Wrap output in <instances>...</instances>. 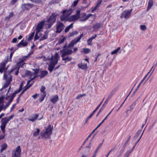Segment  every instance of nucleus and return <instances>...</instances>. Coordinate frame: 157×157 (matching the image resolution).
Listing matches in <instances>:
<instances>
[{
  "label": "nucleus",
  "mask_w": 157,
  "mask_h": 157,
  "mask_svg": "<svg viewBox=\"0 0 157 157\" xmlns=\"http://www.w3.org/2000/svg\"><path fill=\"white\" fill-rule=\"evenodd\" d=\"M7 62V61H5L1 63L0 64V72L1 73L4 72L3 78L5 79H7V77H8V75H10V74L16 69V68H13L10 71H7V69L6 68V66Z\"/></svg>",
  "instance_id": "f257e3e1"
},
{
  "label": "nucleus",
  "mask_w": 157,
  "mask_h": 157,
  "mask_svg": "<svg viewBox=\"0 0 157 157\" xmlns=\"http://www.w3.org/2000/svg\"><path fill=\"white\" fill-rule=\"evenodd\" d=\"M53 127L50 124H49L45 131H42L40 133L42 138L50 139L52 133Z\"/></svg>",
  "instance_id": "f03ea898"
},
{
  "label": "nucleus",
  "mask_w": 157,
  "mask_h": 157,
  "mask_svg": "<svg viewBox=\"0 0 157 157\" xmlns=\"http://www.w3.org/2000/svg\"><path fill=\"white\" fill-rule=\"evenodd\" d=\"M57 14L55 13H53L48 18H47V22L48 24L46 25L48 26V28H50L51 27L53 24L56 21Z\"/></svg>",
  "instance_id": "7ed1b4c3"
},
{
  "label": "nucleus",
  "mask_w": 157,
  "mask_h": 157,
  "mask_svg": "<svg viewBox=\"0 0 157 157\" xmlns=\"http://www.w3.org/2000/svg\"><path fill=\"white\" fill-rule=\"evenodd\" d=\"M21 152V149L20 146H18L13 151L12 154V157H20Z\"/></svg>",
  "instance_id": "20e7f679"
},
{
  "label": "nucleus",
  "mask_w": 157,
  "mask_h": 157,
  "mask_svg": "<svg viewBox=\"0 0 157 157\" xmlns=\"http://www.w3.org/2000/svg\"><path fill=\"white\" fill-rule=\"evenodd\" d=\"M59 56L57 52H56L54 57L52 56L50 60H51L50 63L56 65L58 63L59 59Z\"/></svg>",
  "instance_id": "39448f33"
},
{
  "label": "nucleus",
  "mask_w": 157,
  "mask_h": 157,
  "mask_svg": "<svg viewBox=\"0 0 157 157\" xmlns=\"http://www.w3.org/2000/svg\"><path fill=\"white\" fill-rule=\"evenodd\" d=\"M60 52L62 54L61 56L63 57L67 55H71L73 53V51L71 49H65L60 50Z\"/></svg>",
  "instance_id": "423d86ee"
},
{
  "label": "nucleus",
  "mask_w": 157,
  "mask_h": 157,
  "mask_svg": "<svg viewBox=\"0 0 157 157\" xmlns=\"http://www.w3.org/2000/svg\"><path fill=\"white\" fill-rule=\"evenodd\" d=\"M65 27L64 25L60 21H59L57 24L56 33H60Z\"/></svg>",
  "instance_id": "0eeeda50"
},
{
  "label": "nucleus",
  "mask_w": 157,
  "mask_h": 157,
  "mask_svg": "<svg viewBox=\"0 0 157 157\" xmlns=\"http://www.w3.org/2000/svg\"><path fill=\"white\" fill-rule=\"evenodd\" d=\"M132 9H131L130 10H125L124 11L121 15V17L123 18L124 17L125 19H127L130 16L131 14V13L132 11Z\"/></svg>",
  "instance_id": "6e6552de"
},
{
  "label": "nucleus",
  "mask_w": 157,
  "mask_h": 157,
  "mask_svg": "<svg viewBox=\"0 0 157 157\" xmlns=\"http://www.w3.org/2000/svg\"><path fill=\"white\" fill-rule=\"evenodd\" d=\"M45 22L44 20H43L39 22L36 28V31H37V33H39L43 28Z\"/></svg>",
  "instance_id": "1a4fd4ad"
},
{
  "label": "nucleus",
  "mask_w": 157,
  "mask_h": 157,
  "mask_svg": "<svg viewBox=\"0 0 157 157\" xmlns=\"http://www.w3.org/2000/svg\"><path fill=\"white\" fill-rule=\"evenodd\" d=\"M8 79L7 78V79H5L6 80V82L3 86L2 87V89L7 87L10 83V82L12 80V76L11 75H8Z\"/></svg>",
  "instance_id": "9d476101"
},
{
  "label": "nucleus",
  "mask_w": 157,
  "mask_h": 157,
  "mask_svg": "<svg viewBox=\"0 0 157 157\" xmlns=\"http://www.w3.org/2000/svg\"><path fill=\"white\" fill-rule=\"evenodd\" d=\"M34 6V5L32 4H24L22 5L21 8L24 10H29Z\"/></svg>",
  "instance_id": "9b49d317"
},
{
  "label": "nucleus",
  "mask_w": 157,
  "mask_h": 157,
  "mask_svg": "<svg viewBox=\"0 0 157 157\" xmlns=\"http://www.w3.org/2000/svg\"><path fill=\"white\" fill-rule=\"evenodd\" d=\"M72 11V9H69V10H64L63 11V14H65L66 17H68L71 14Z\"/></svg>",
  "instance_id": "f8f14e48"
},
{
  "label": "nucleus",
  "mask_w": 157,
  "mask_h": 157,
  "mask_svg": "<svg viewBox=\"0 0 157 157\" xmlns=\"http://www.w3.org/2000/svg\"><path fill=\"white\" fill-rule=\"evenodd\" d=\"M39 114H34L30 117V118L28 119L29 121L34 122L38 118Z\"/></svg>",
  "instance_id": "ddd939ff"
},
{
  "label": "nucleus",
  "mask_w": 157,
  "mask_h": 157,
  "mask_svg": "<svg viewBox=\"0 0 157 157\" xmlns=\"http://www.w3.org/2000/svg\"><path fill=\"white\" fill-rule=\"evenodd\" d=\"M2 123L1 124V126H0L1 130L3 134L5 133V128L6 127V125L7 124L5 121H2Z\"/></svg>",
  "instance_id": "4468645a"
},
{
  "label": "nucleus",
  "mask_w": 157,
  "mask_h": 157,
  "mask_svg": "<svg viewBox=\"0 0 157 157\" xmlns=\"http://www.w3.org/2000/svg\"><path fill=\"white\" fill-rule=\"evenodd\" d=\"M28 42L26 41L24 42L23 40L21 41L17 45V47H21V45L23 47H25L27 45Z\"/></svg>",
  "instance_id": "2eb2a0df"
},
{
  "label": "nucleus",
  "mask_w": 157,
  "mask_h": 157,
  "mask_svg": "<svg viewBox=\"0 0 157 157\" xmlns=\"http://www.w3.org/2000/svg\"><path fill=\"white\" fill-rule=\"evenodd\" d=\"M59 99V97L57 95H55L51 99V101L53 104L56 103Z\"/></svg>",
  "instance_id": "dca6fc26"
},
{
  "label": "nucleus",
  "mask_w": 157,
  "mask_h": 157,
  "mask_svg": "<svg viewBox=\"0 0 157 157\" xmlns=\"http://www.w3.org/2000/svg\"><path fill=\"white\" fill-rule=\"evenodd\" d=\"M55 65L51 63H50L48 67V70L49 71L50 73H51L53 70H54L55 66Z\"/></svg>",
  "instance_id": "f3484780"
},
{
  "label": "nucleus",
  "mask_w": 157,
  "mask_h": 157,
  "mask_svg": "<svg viewBox=\"0 0 157 157\" xmlns=\"http://www.w3.org/2000/svg\"><path fill=\"white\" fill-rule=\"evenodd\" d=\"M33 70L34 71V73H35V75L33 78H32L30 80L28 81V84H29V83H30V82H31V81L32 80H33L35 78H36V77H37L36 76V75H37L38 73L39 70H38L37 69H36V70H35L34 69H33Z\"/></svg>",
  "instance_id": "a211bd4d"
},
{
  "label": "nucleus",
  "mask_w": 157,
  "mask_h": 157,
  "mask_svg": "<svg viewBox=\"0 0 157 157\" xmlns=\"http://www.w3.org/2000/svg\"><path fill=\"white\" fill-rule=\"evenodd\" d=\"M14 116V115H12L10 116L9 118L7 119L6 117H5L2 118V121H4L7 123H8V122L11 119L13 118V117Z\"/></svg>",
  "instance_id": "6ab92c4d"
},
{
  "label": "nucleus",
  "mask_w": 157,
  "mask_h": 157,
  "mask_svg": "<svg viewBox=\"0 0 157 157\" xmlns=\"http://www.w3.org/2000/svg\"><path fill=\"white\" fill-rule=\"evenodd\" d=\"M48 71H41L40 78H41L46 76L48 74Z\"/></svg>",
  "instance_id": "aec40b11"
},
{
  "label": "nucleus",
  "mask_w": 157,
  "mask_h": 157,
  "mask_svg": "<svg viewBox=\"0 0 157 157\" xmlns=\"http://www.w3.org/2000/svg\"><path fill=\"white\" fill-rule=\"evenodd\" d=\"M19 92H20V91H17V90L15 91L13 93V94H12V95L11 96V97L10 99V101H12L13 99V98L15 96L16 94H17V93H19Z\"/></svg>",
  "instance_id": "412c9836"
},
{
  "label": "nucleus",
  "mask_w": 157,
  "mask_h": 157,
  "mask_svg": "<svg viewBox=\"0 0 157 157\" xmlns=\"http://www.w3.org/2000/svg\"><path fill=\"white\" fill-rule=\"evenodd\" d=\"M78 18H79L75 15H72L69 17L70 20L71 21H75Z\"/></svg>",
  "instance_id": "4be33fe9"
},
{
  "label": "nucleus",
  "mask_w": 157,
  "mask_h": 157,
  "mask_svg": "<svg viewBox=\"0 0 157 157\" xmlns=\"http://www.w3.org/2000/svg\"><path fill=\"white\" fill-rule=\"evenodd\" d=\"M153 5V2L152 0H149L148 4V7L147 10V11H148L149 9H150L152 7Z\"/></svg>",
  "instance_id": "5701e85b"
},
{
  "label": "nucleus",
  "mask_w": 157,
  "mask_h": 157,
  "mask_svg": "<svg viewBox=\"0 0 157 157\" xmlns=\"http://www.w3.org/2000/svg\"><path fill=\"white\" fill-rule=\"evenodd\" d=\"M14 14L13 12H11L10 13L9 16H7L5 18V21H8L12 17Z\"/></svg>",
  "instance_id": "b1692460"
},
{
  "label": "nucleus",
  "mask_w": 157,
  "mask_h": 157,
  "mask_svg": "<svg viewBox=\"0 0 157 157\" xmlns=\"http://www.w3.org/2000/svg\"><path fill=\"white\" fill-rule=\"evenodd\" d=\"M7 144L5 143H4L2 144L1 145V148L0 150V153H2L4 150L6 149L7 148Z\"/></svg>",
  "instance_id": "393cba45"
},
{
  "label": "nucleus",
  "mask_w": 157,
  "mask_h": 157,
  "mask_svg": "<svg viewBox=\"0 0 157 157\" xmlns=\"http://www.w3.org/2000/svg\"><path fill=\"white\" fill-rule=\"evenodd\" d=\"M62 58V60L65 61V63H66L67 62L71 61L72 59L71 57H69L68 56H67V57H64Z\"/></svg>",
  "instance_id": "a878e982"
},
{
  "label": "nucleus",
  "mask_w": 157,
  "mask_h": 157,
  "mask_svg": "<svg viewBox=\"0 0 157 157\" xmlns=\"http://www.w3.org/2000/svg\"><path fill=\"white\" fill-rule=\"evenodd\" d=\"M76 44V43H75V40H72L67 46V48H72L74 46V45Z\"/></svg>",
  "instance_id": "bb28decb"
},
{
  "label": "nucleus",
  "mask_w": 157,
  "mask_h": 157,
  "mask_svg": "<svg viewBox=\"0 0 157 157\" xmlns=\"http://www.w3.org/2000/svg\"><path fill=\"white\" fill-rule=\"evenodd\" d=\"M78 67L82 69H86L87 67V64H78Z\"/></svg>",
  "instance_id": "cd10ccee"
},
{
  "label": "nucleus",
  "mask_w": 157,
  "mask_h": 157,
  "mask_svg": "<svg viewBox=\"0 0 157 157\" xmlns=\"http://www.w3.org/2000/svg\"><path fill=\"white\" fill-rule=\"evenodd\" d=\"M28 85V84L27 83V85L24 87L23 88V90L22 91V92L23 93L25 91H26L29 88L32 86L33 85V83L29 85Z\"/></svg>",
  "instance_id": "c85d7f7f"
},
{
  "label": "nucleus",
  "mask_w": 157,
  "mask_h": 157,
  "mask_svg": "<svg viewBox=\"0 0 157 157\" xmlns=\"http://www.w3.org/2000/svg\"><path fill=\"white\" fill-rule=\"evenodd\" d=\"M92 15L91 14H89L87 16H86L83 19H81L79 21H84L87 20Z\"/></svg>",
  "instance_id": "c756f323"
},
{
  "label": "nucleus",
  "mask_w": 157,
  "mask_h": 157,
  "mask_svg": "<svg viewBox=\"0 0 157 157\" xmlns=\"http://www.w3.org/2000/svg\"><path fill=\"white\" fill-rule=\"evenodd\" d=\"M141 132V129L138 130L135 134V136L134 137V139L136 140L139 136Z\"/></svg>",
  "instance_id": "7c9ffc66"
},
{
  "label": "nucleus",
  "mask_w": 157,
  "mask_h": 157,
  "mask_svg": "<svg viewBox=\"0 0 157 157\" xmlns=\"http://www.w3.org/2000/svg\"><path fill=\"white\" fill-rule=\"evenodd\" d=\"M73 24V23H71L70 25H69L68 26H67L66 28H65V32H66V33L67 32L69 31L70 29L72 27Z\"/></svg>",
  "instance_id": "2f4dec72"
},
{
  "label": "nucleus",
  "mask_w": 157,
  "mask_h": 157,
  "mask_svg": "<svg viewBox=\"0 0 157 157\" xmlns=\"http://www.w3.org/2000/svg\"><path fill=\"white\" fill-rule=\"evenodd\" d=\"M46 89V88L45 86H42L41 88V89H40V91L41 92H42L43 93V94H45L46 95V92L45 91V90Z\"/></svg>",
  "instance_id": "473e14b6"
},
{
  "label": "nucleus",
  "mask_w": 157,
  "mask_h": 157,
  "mask_svg": "<svg viewBox=\"0 0 157 157\" xmlns=\"http://www.w3.org/2000/svg\"><path fill=\"white\" fill-rule=\"evenodd\" d=\"M100 27V23H97L94 24L93 26V28L94 29H98Z\"/></svg>",
  "instance_id": "72a5a7b5"
},
{
  "label": "nucleus",
  "mask_w": 157,
  "mask_h": 157,
  "mask_svg": "<svg viewBox=\"0 0 157 157\" xmlns=\"http://www.w3.org/2000/svg\"><path fill=\"white\" fill-rule=\"evenodd\" d=\"M36 131L34 132L33 135V136L35 137L37 136L39 134L40 131V129L38 128H36Z\"/></svg>",
  "instance_id": "f704fd0d"
},
{
  "label": "nucleus",
  "mask_w": 157,
  "mask_h": 157,
  "mask_svg": "<svg viewBox=\"0 0 157 157\" xmlns=\"http://www.w3.org/2000/svg\"><path fill=\"white\" fill-rule=\"evenodd\" d=\"M83 36V33H82V34H81L78 37V38H77V40H75V43L76 44L78 42H79L80 41V40L81 39V38Z\"/></svg>",
  "instance_id": "c9c22d12"
},
{
  "label": "nucleus",
  "mask_w": 157,
  "mask_h": 157,
  "mask_svg": "<svg viewBox=\"0 0 157 157\" xmlns=\"http://www.w3.org/2000/svg\"><path fill=\"white\" fill-rule=\"evenodd\" d=\"M120 49V47H118L117 49H115L114 51H113V52H112L111 54V55H113L114 54H116L119 51V50Z\"/></svg>",
  "instance_id": "e433bc0d"
},
{
  "label": "nucleus",
  "mask_w": 157,
  "mask_h": 157,
  "mask_svg": "<svg viewBox=\"0 0 157 157\" xmlns=\"http://www.w3.org/2000/svg\"><path fill=\"white\" fill-rule=\"evenodd\" d=\"M34 34L35 32H33L31 33V35L28 38L27 40L28 41H30L33 39Z\"/></svg>",
  "instance_id": "4c0bfd02"
},
{
  "label": "nucleus",
  "mask_w": 157,
  "mask_h": 157,
  "mask_svg": "<svg viewBox=\"0 0 157 157\" xmlns=\"http://www.w3.org/2000/svg\"><path fill=\"white\" fill-rule=\"evenodd\" d=\"M12 102V101H10V100H9L8 103L5 105H3V109L4 110L6 109L9 106Z\"/></svg>",
  "instance_id": "58836bf2"
},
{
  "label": "nucleus",
  "mask_w": 157,
  "mask_h": 157,
  "mask_svg": "<svg viewBox=\"0 0 157 157\" xmlns=\"http://www.w3.org/2000/svg\"><path fill=\"white\" fill-rule=\"evenodd\" d=\"M137 100V99L133 103V104L130 106V110H128V111L132 110L134 108L136 105V101Z\"/></svg>",
  "instance_id": "ea45409f"
},
{
  "label": "nucleus",
  "mask_w": 157,
  "mask_h": 157,
  "mask_svg": "<svg viewBox=\"0 0 157 157\" xmlns=\"http://www.w3.org/2000/svg\"><path fill=\"white\" fill-rule=\"evenodd\" d=\"M78 32L77 31H75L69 33V36L71 37L77 34Z\"/></svg>",
  "instance_id": "a19ab883"
},
{
  "label": "nucleus",
  "mask_w": 157,
  "mask_h": 157,
  "mask_svg": "<svg viewBox=\"0 0 157 157\" xmlns=\"http://www.w3.org/2000/svg\"><path fill=\"white\" fill-rule=\"evenodd\" d=\"M67 17H66L65 14H63V15H61L60 17L61 21H65Z\"/></svg>",
  "instance_id": "79ce46f5"
},
{
  "label": "nucleus",
  "mask_w": 157,
  "mask_h": 157,
  "mask_svg": "<svg viewBox=\"0 0 157 157\" xmlns=\"http://www.w3.org/2000/svg\"><path fill=\"white\" fill-rule=\"evenodd\" d=\"M113 109L109 113V114L107 115L105 117V118L100 123L101 124L105 121L107 119V117L112 112L113 110Z\"/></svg>",
  "instance_id": "37998d69"
},
{
  "label": "nucleus",
  "mask_w": 157,
  "mask_h": 157,
  "mask_svg": "<svg viewBox=\"0 0 157 157\" xmlns=\"http://www.w3.org/2000/svg\"><path fill=\"white\" fill-rule=\"evenodd\" d=\"M156 64L155 66V65H154L152 67H151V70H150V71L148 73V74L150 73V72L151 71H152V72H151V75L153 73V72H154V70H155V67H156Z\"/></svg>",
  "instance_id": "c03bdc74"
},
{
  "label": "nucleus",
  "mask_w": 157,
  "mask_h": 157,
  "mask_svg": "<svg viewBox=\"0 0 157 157\" xmlns=\"http://www.w3.org/2000/svg\"><path fill=\"white\" fill-rule=\"evenodd\" d=\"M66 40V38L65 37H63L62 39H60L59 40L58 43L59 44H61L63 43Z\"/></svg>",
  "instance_id": "a18cd8bd"
},
{
  "label": "nucleus",
  "mask_w": 157,
  "mask_h": 157,
  "mask_svg": "<svg viewBox=\"0 0 157 157\" xmlns=\"http://www.w3.org/2000/svg\"><path fill=\"white\" fill-rule=\"evenodd\" d=\"M141 29L143 31H144L147 29L146 26L144 25H140Z\"/></svg>",
  "instance_id": "49530a36"
},
{
  "label": "nucleus",
  "mask_w": 157,
  "mask_h": 157,
  "mask_svg": "<svg viewBox=\"0 0 157 157\" xmlns=\"http://www.w3.org/2000/svg\"><path fill=\"white\" fill-rule=\"evenodd\" d=\"M3 97H0V105H2V106H3L4 105V102H3Z\"/></svg>",
  "instance_id": "de8ad7c7"
},
{
  "label": "nucleus",
  "mask_w": 157,
  "mask_h": 157,
  "mask_svg": "<svg viewBox=\"0 0 157 157\" xmlns=\"http://www.w3.org/2000/svg\"><path fill=\"white\" fill-rule=\"evenodd\" d=\"M46 96V95L45 94H44L42 95L41 98L40 99V102H41L43 101Z\"/></svg>",
  "instance_id": "09e8293b"
},
{
  "label": "nucleus",
  "mask_w": 157,
  "mask_h": 157,
  "mask_svg": "<svg viewBox=\"0 0 157 157\" xmlns=\"http://www.w3.org/2000/svg\"><path fill=\"white\" fill-rule=\"evenodd\" d=\"M80 10H78L75 15L79 18L80 17Z\"/></svg>",
  "instance_id": "8fccbe9b"
},
{
  "label": "nucleus",
  "mask_w": 157,
  "mask_h": 157,
  "mask_svg": "<svg viewBox=\"0 0 157 157\" xmlns=\"http://www.w3.org/2000/svg\"><path fill=\"white\" fill-rule=\"evenodd\" d=\"M86 95L85 94H79L76 97V99H79L80 98H82L84 96H85Z\"/></svg>",
  "instance_id": "3c124183"
},
{
  "label": "nucleus",
  "mask_w": 157,
  "mask_h": 157,
  "mask_svg": "<svg viewBox=\"0 0 157 157\" xmlns=\"http://www.w3.org/2000/svg\"><path fill=\"white\" fill-rule=\"evenodd\" d=\"M128 47H130V48H134V44H133L132 42H130L128 44Z\"/></svg>",
  "instance_id": "603ef678"
},
{
  "label": "nucleus",
  "mask_w": 157,
  "mask_h": 157,
  "mask_svg": "<svg viewBox=\"0 0 157 157\" xmlns=\"http://www.w3.org/2000/svg\"><path fill=\"white\" fill-rule=\"evenodd\" d=\"M25 75H32V72L29 71H26L25 72Z\"/></svg>",
  "instance_id": "864d4df0"
},
{
  "label": "nucleus",
  "mask_w": 157,
  "mask_h": 157,
  "mask_svg": "<svg viewBox=\"0 0 157 157\" xmlns=\"http://www.w3.org/2000/svg\"><path fill=\"white\" fill-rule=\"evenodd\" d=\"M84 52L85 53H87L90 52V49L88 48H84L83 49Z\"/></svg>",
  "instance_id": "5fc2aeb1"
},
{
  "label": "nucleus",
  "mask_w": 157,
  "mask_h": 157,
  "mask_svg": "<svg viewBox=\"0 0 157 157\" xmlns=\"http://www.w3.org/2000/svg\"><path fill=\"white\" fill-rule=\"evenodd\" d=\"M23 94V93L21 92V94L19 95L18 97V98H17V99L16 100V101H17V103H18V102H19V99L21 97V96Z\"/></svg>",
  "instance_id": "6e6d98bb"
},
{
  "label": "nucleus",
  "mask_w": 157,
  "mask_h": 157,
  "mask_svg": "<svg viewBox=\"0 0 157 157\" xmlns=\"http://www.w3.org/2000/svg\"><path fill=\"white\" fill-rule=\"evenodd\" d=\"M38 33H37V31H36V33L34 37V40H38L39 38V37L38 35Z\"/></svg>",
  "instance_id": "4d7b16f0"
},
{
  "label": "nucleus",
  "mask_w": 157,
  "mask_h": 157,
  "mask_svg": "<svg viewBox=\"0 0 157 157\" xmlns=\"http://www.w3.org/2000/svg\"><path fill=\"white\" fill-rule=\"evenodd\" d=\"M106 106L105 105H102L101 107V108L100 109L99 111V112H98V113H100L102 110H103L105 108V107Z\"/></svg>",
  "instance_id": "13d9d810"
},
{
  "label": "nucleus",
  "mask_w": 157,
  "mask_h": 157,
  "mask_svg": "<svg viewBox=\"0 0 157 157\" xmlns=\"http://www.w3.org/2000/svg\"><path fill=\"white\" fill-rule=\"evenodd\" d=\"M17 0H11L10 2L11 5H13L17 1Z\"/></svg>",
  "instance_id": "bf43d9fd"
},
{
  "label": "nucleus",
  "mask_w": 157,
  "mask_h": 157,
  "mask_svg": "<svg viewBox=\"0 0 157 157\" xmlns=\"http://www.w3.org/2000/svg\"><path fill=\"white\" fill-rule=\"evenodd\" d=\"M147 75L143 79L141 80L139 84L138 85V87H139L141 85V83L143 82L144 81V80H145V78H146V77L147 76Z\"/></svg>",
  "instance_id": "052dcab7"
},
{
  "label": "nucleus",
  "mask_w": 157,
  "mask_h": 157,
  "mask_svg": "<svg viewBox=\"0 0 157 157\" xmlns=\"http://www.w3.org/2000/svg\"><path fill=\"white\" fill-rule=\"evenodd\" d=\"M30 55V54L28 55L27 56H25L23 57V59L22 60V62H23L24 60H25Z\"/></svg>",
  "instance_id": "680f3d73"
},
{
  "label": "nucleus",
  "mask_w": 157,
  "mask_h": 157,
  "mask_svg": "<svg viewBox=\"0 0 157 157\" xmlns=\"http://www.w3.org/2000/svg\"><path fill=\"white\" fill-rule=\"evenodd\" d=\"M115 93V92L113 89L109 95L112 96Z\"/></svg>",
  "instance_id": "e2e57ef3"
},
{
  "label": "nucleus",
  "mask_w": 157,
  "mask_h": 157,
  "mask_svg": "<svg viewBox=\"0 0 157 157\" xmlns=\"http://www.w3.org/2000/svg\"><path fill=\"white\" fill-rule=\"evenodd\" d=\"M119 86H116L113 90L116 92L119 89Z\"/></svg>",
  "instance_id": "0e129e2a"
},
{
  "label": "nucleus",
  "mask_w": 157,
  "mask_h": 157,
  "mask_svg": "<svg viewBox=\"0 0 157 157\" xmlns=\"http://www.w3.org/2000/svg\"><path fill=\"white\" fill-rule=\"evenodd\" d=\"M92 41V40H91L90 38H89L88 40H87V43L88 44V45H90L91 42Z\"/></svg>",
  "instance_id": "69168bd1"
},
{
  "label": "nucleus",
  "mask_w": 157,
  "mask_h": 157,
  "mask_svg": "<svg viewBox=\"0 0 157 157\" xmlns=\"http://www.w3.org/2000/svg\"><path fill=\"white\" fill-rule=\"evenodd\" d=\"M79 0H76L74 2V6H75L78 4Z\"/></svg>",
  "instance_id": "338daca9"
},
{
  "label": "nucleus",
  "mask_w": 157,
  "mask_h": 157,
  "mask_svg": "<svg viewBox=\"0 0 157 157\" xmlns=\"http://www.w3.org/2000/svg\"><path fill=\"white\" fill-rule=\"evenodd\" d=\"M17 41V38H14L13 39L12 42L13 43H16Z\"/></svg>",
  "instance_id": "774afa93"
}]
</instances>
